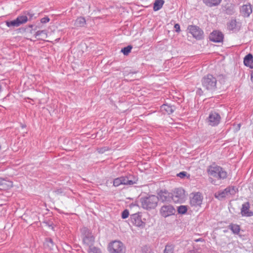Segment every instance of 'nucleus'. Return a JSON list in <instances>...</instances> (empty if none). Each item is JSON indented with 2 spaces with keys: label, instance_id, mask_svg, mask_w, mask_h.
<instances>
[{
  "label": "nucleus",
  "instance_id": "obj_6",
  "mask_svg": "<svg viewBox=\"0 0 253 253\" xmlns=\"http://www.w3.org/2000/svg\"><path fill=\"white\" fill-rule=\"evenodd\" d=\"M83 242L84 245L88 246H92L94 243V237L92 235L91 232L86 227H83L81 229Z\"/></svg>",
  "mask_w": 253,
  "mask_h": 253
},
{
  "label": "nucleus",
  "instance_id": "obj_46",
  "mask_svg": "<svg viewBox=\"0 0 253 253\" xmlns=\"http://www.w3.org/2000/svg\"><path fill=\"white\" fill-rule=\"evenodd\" d=\"M198 90H199V91H202V89H201V88H199V89H198Z\"/></svg>",
  "mask_w": 253,
  "mask_h": 253
},
{
  "label": "nucleus",
  "instance_id": "obj_8",
  "mask_svg": "<svg viewBox=\"0 0 253 253\" xmlns=\"http://www.w3.org/2000/svg\"><path fill=\"white\" fill-rule=\"evenodd\" d=\"M110 253H124L125 247L123 244L119 241H114L110 243L108 247Z\"/></svg>",
  "mask_w": 253,
  "mask_h": 253
},
{
  "label": "nucleus",
  "instance_id": "obj_39",
  "mask_svg": "<svg viewBox=\"0 0 253 253\" xmlns=\"http://www.w3.org/2000/svg\"><path fill=\"white\" fill-rule=\"evenodd\" d=\"M43 223H45L46 226L50 227L52 230H54V227L53 226L52 223L51 222L46 221L44 222Z\"/></svg>",
  "mask_w": 253,
  "mask_h": 253
},
{
  "label": "nucleus",
  "instance_id": "obj_41",
  "mask_svg": "<svg viewBox=\"0 0 253 253\" xmlns=\"http://www.w3.org/2000/svg\"><path fill=\"white\" fill-rule=\"evenodd\" d=\"M33 25H29V27H30V28H33Z\"/></svg>",
  "mask_w": 253,
  "mask_h": 253
},
{
  "label": "nucleus",
  "instance_id": "obj_45",
  "mask_svg": "<svg viewBox=\"0 0 253 253\" xmlns=\"http://www.w3.org/2000/svg\"><path fill=\"white\" fill-rule=\"evenodd\" d=\"M253 78V73L252 74V79Z\"/></svg>",
  "mask_w": 253,
  "mask_h": 253
},
{
  "label": "nucleus",
  "instance_id": "obj_32",
  "mask_svg": "<svg viewBox=\"0 0 253 253\" xmlns=\"http://www.w3.org/2000/svg\"><path fill=\"white\" fill-rule=\"evenodd\" d=\"M122 185V180L121 176L116 178H115L113 180V186L115 187H118L120 185Z\"/></svg>",
  "mask_w": 253,
  "mask_h": 253
},
{
  "label": "nucleus",
  "instance_id": "obj_19",
  "mask_svg": "<svg viewBox=\"0 0 253 253\" xmlns=\"http://www.w3.org/2000/svg\"><path fill=\"white\" fill-rule=\"evenodd\" d=\"M13 186V182L10 180L5 179H0V189L6 190L11 188Z\"/></svg>",
  "mask_w": 253,
  "mask_h": 253
},
{
  "label": "nucleus",
  "instance_id": "obj_20",
  "mask_svg": "<svg viewBox=\"0 0 253 253\" xmlns=\"http://www.w3.org/2000/svg\"><path fill=\"white\" fill-rule=\"evenodd\" d=\"M175 109L174 106L164 104L161 106V110L164 113L170 114L172 113Z\"/></svg>",
  "mask_w": 253,
  "mask_h": 253
},
{
  "label": "nucleus",
  "instance_id": "obj_5",
  "mask_svg": "<svg viewBox=\"0 0 253 253\" xmlns=\"http://www.w3.org/2000/svg\"><path fill=\"white\" fill-rule=\"evenodd\" d=\"M238 192V189L235 186H229L223 190L219 191L215 194V197L219 200L235 195Z\"/></svg>",
  "mask_w": 253,
  "mask_h": 253
},
{
  "label": "nucleus",
  "instance_id": "obj_30",
  "mask_svg": "<svg viewBox=\"0 0 253 253\" xmlns=\"http://www.w3.org/2000/svg\"><path fill=\"white\" fill-rule=\"evenodd\" d=\"M88 252V253H102L100 249L93 247V246L89 247Z\"/></svg>",
  "mask_w": 253,
  "mask_h": 253
},
{
  "label": "nucleus",
  "instance_id": "obj_40",
  "mask_svg": "<svg viewBox=\"0 0 253 253\" xmlns=\"http://www.w3.org/2000/svg\"><path fill=\"white\" fill-rule=\"evenodd\" d=\"M203 241V239L202 238H199V239H196L195 240V242H200V241Z\"/></svg>",
  "mask_w": 253,
  "mask_h": 253
},
{
  "label": "nucleus",
  "instance_id": "obj_17",
  "mask_svg": "<svg viewBox=\"0 0 253 253\" xmlns=\"http://www.w3.org/2000/svg\"><path fill=\"white\" fill-rule=\"evenodd\" d=\"M159 201L162 202H169L171 200V193L166 190H161L158 193Z\"/></svg>",
  "mask_w": 253,
  "mask_h": 253
},
{
  "label": "nucleus",
  "instance_id": "obj_25",
  "mask_svg": "<svg viewBox=\"0 0 253 253\" xmlns=\"http://www.w3.org/2000/svg\"><path fill=\"white\" fill-rule=\"evenodd\" d=\"M164 2V0H155L154 3L153 10L155 11L160 10L162 7Z\"/></svg>",
  "mask_w": 253,
  "mask_h": 253
},
{
  "label": "nucleus",
  "instance_id": "obj_9",
  "mask_svg": "<svg viewBox=\"0 0 253 253\" xmlns=\"http://www.w3.org/2000/svg\"><path fill=\"white\" fill-rule=\"evenodd\" d=\"M203 197L200 192L193 193L190 197V204L191 207H200L203 202Z\"/></svg>",
  "mask_w": 253,
  "mask_h": 253
},
{
  "label": "nucleus",
  "instance_id": "obj_12",
  "mask_svg": "<svg viewBox=\"0 0 253 253\" xmlns=\"http://www.w3.org/2000/svg\"><path fill=\"white\" fill-rule=\"evenodd\" d=\"M122 185H132L136 184L138 178L134 175L128 174L126 176H121Z\"/></svg>",
  "mask_w": 253,
  "mask_h": 253
},
{
  "label": "nucleus",
  "instance_id": "obj_13",
  "mask_svg": "<svg viewBox=\"0 0 253 253\" xmlns=\"http://www.w3.org/2000/svg\"><path fill=\"white\" fill-rule=\"evenodd\" d=\"M221 120L220 115L216 112H211L208 118V123L209 125L214 126H217Z\"/></svg>",
  "mask_w": 253,
  "mask_h": 253
},
{
  "label": "nucleus",
  "instance_id": "obj_23",
  "mask_svg": "<svg viewBox=\"0 0 253 253\" xmlns=\"http://www.w3.org/2000/svg\"><path fill=\"white\" fill-rule=\"evenodd\" d=\"M224 11L227 15H232L235 12V5L233 4H227L224 7Z\"/></svg>",
  "mask_w": 253,
  "mask_h": 253
},
{
  "label": "nucleus",
  "instance_id": "obj_16",
  "mask_svg": "<svg viewBox=\"0 0 253 253\" xmlns=\"http://www.w3.org/2000/svg\"><path fill=\"white\" fill-rule=\"evenodd\" d=\"M250 204L247 202L242 205L241 214L243 216L251 217L253 215V212L250 210Z\"/></svg>",
  "mask_w": 253,
  "mask_h": 253
},
{
  "label": "nucleus",
  "instance_id": "obj_33",
  "mask_svg": "<svg viewBox=\"0 0 253 253\" xmlns=\"http://www.w3.org/2000/svg\"><path fill=\"white\" fill-rule=\"evenodd\" d=\"M45 244L50 248H52L54 246L53 240L51 238H46Z\"/></svg>",
  "mask_w": 253,
  "mask_h": 253
},
{
  "label": "nucleus",
  "instance_id": "obj_24",
  "mask_svg": "<svg viewBox=\"0 0 253 253\" xmlns=\"http://www.w3.org/2000/svg\"><path fill=\"white\" fill-rule=\"evenodd\" d=\"M86 24V20L84 17L80 16L78 17L75 20L74 25L76 27H82Z\"/></svg>",
  "mask_w": 253,
  "mask_h": 253
},
{
  "label": "nucleus",
  "instance_id": "obj_47",
  "mask_svg": "<svg viewBox=\"0 0 253 253\" xmlns=\"http://www.w3.org/2000/svg\"><path fill=\"white\" fill-rule=\"evenodd\" d=\"M149 253H154L153 252H150Z\"/></svg>",
  "mask_w": 253,
  "mask_h": 253
},
{
  "label": "nucleus",
  "instance_id": "obj_11",
  "mask_svg": "<svg viewBox=\"0 0 253 253\" xmlns=\"http://www.w3.org/2000/svg\"><path fill=\"white\" fill-rule=\"evenodd\" d=\"M189 33L197 40H201L203 37V31L199 27L195 25H190L188 27Z\"/></svg>",
  "mask_w": 253,
  "mask_h": 253
},
{
  "label": "nucleus",
  "instance_id": "obj_42",
  "mask_svg": "<svg viewBox=\"0 0 253 253\" xmlns=\"http://www.w3.org/2000/svg\"><path fill=\"white\" fill-rule=\"evenodd\" d=\"M1 85L0 84V92H1Z\"/></svg>",
  "mask_w": 253,
  "mask_h": 253
},
{
  "label": "nucleus",
  "instance_id": "obj_21",
  "mask_svg": "<svg viewBox=\"0 0 253 253\" xmlns=\"http://www.w3.org/2000/svg\"><path fill=\"white\" fill-rule=\"evenodd\" d=\"M253 56L252 54L249 53L247 54L244 58V64L250 68H253Z\"/></svg>",
  "mask_w": 253,
  "mask_h": 253
},
{
  "label": "nucleus",
  "instance_id": "obj_36",
  "mask_svg": "<svg viewBox=\"0 0 253 253\" xmlns=\"http://www.w3.org/2000/svg\"><path fill=\"white\" fill-rule=\"evenodd\" d=\"M50 19L47 16H45L43 18H42L41 19V22L42 23H46L49 21Z\"/></svg>",
  "mask_w": 253,
  "mask_h": 253
},
{
  "label": "nucleus",
  "instance_id": "obj_31",
  "mask_svg": "<svg viewBox=\"0 0 253 253\" xmlns=\"http://www.w3.org/2000/svg\"><path fill=\"white\" fill-rule=\"evenodd\" d=\"M132 48V46L128 45L124 48H122L121 52L123 53L125 55H127L130 52L131 49Z\"/></svg>",
  "mask_w": 253,
  "mask_h": 253
},
{
  "label": "nucleus",
  "instance_id": "obj_1",
  "mask_svg": "<svg viewBox=\"0 0 253 253\" xmlns=\"http://www.w3.org/2000/svg\"><path fill=\"white\" fill-rule=\"evenodd\" d=\"M35 14L31 11H25L21 14L18 16L16 19L9 21H6V25L8 27H17L26 23L28 21L33 19Z\"/></svg>",
  "mask_w": 253,
  "mask_h": 253
},
{
  "label": "nucleus",
  "instance_id": "obj_34",
  "mask_svg": "<svg viewBox=\"0 0 253 253\" xmlns=\"http://www.w3.org/2000/svg\"><path fill=\"white\" fill-rule=\"evenodd\" d=\"M129 215V211L127 210H124L122 213V217L123 219L126 218Z\"/></svg>",
  "mask_w": 253,
  "mask_h": 253
},
{
  "label": "nucleus",
  "instance_id": "obj_22",
  "mask_svg": "<svg viewBox=\"0 0 253 253\" xmlns=\"http://www.w3.org/2000/svg\"><path fill=\"white\" fill-rule=\"evenodd\" d=\"M222 0H203L204 3L209 7H213L218 5Z\"/></svg>",
  "mask_w": 253,
  "mask_h": 253
},
{
  "label": "nucleus",
  "instance_id": "obj_27",
  "mask_svg": "<svg viewBox=\"0 0 253 253\" xmlns=\"http://www.w3.org/2000/svg\"><path fill=\"white\" fill-rule=\"evenodd\" d=\"M174 245L171 243H168L164 251V253H173Z\"/></svg>",
  "mask_w": 253,
  "mask_h": 253
},
{
  "label": "nucleus",
  "instance_id": "obj_44",
  "mask_svg": "<svg viewBox=\"0 0 253 253\" xmlns=\"http://www.w3.org/2000/svg\"><path fill=\"white\" fill-rule=\"evenodd\" d=\"M238 127H239V129H240V124H239V125H238Z\"/></svg>",
  "mask_w": 253,
  "mask_h": 253
},
{
  "label": "nucleus",
  "instance_id": "obj_43",
  "mask_svg": "<svg viewBox=\"0 0 253 253\" xmlns=\"http://www.w3.org/2000/svg\"><path fill=\"white\" fill-rule=\"evenodd\" d=\"M215 181V180H212L211 182L212 183V184H214V182Z\"/></svg>",
  "mask_w": 253,
  "mask_h": 253
},
{
  "label": "nucleus",
  "instance_id": "obj_3",
  "mask_svg": "<svg viewBox=\"0 0 253 253\" xmlns=\"http://www.w3.org/2000/svg\"><path fill=\"white\" fill-rule=\"evenodd\" d=\"M207 170L209 175L218 180H223L227 177V172L222 167L217 165L209 166Z\"/></svg>",
  "mask_w": 253,
  "mask_h": 253
},
{
  "label": "nucleus",
  "instance_id": "obj_29",
  "mask_svg": "<svg viewBox=\"0 0 253 253\" xmlns=\"http://www.w3.org/2000/svg\"><path fill=\"white\" fill-rule=\"evenodd\" d=\"M187 211V208L186 206L181 205L177 208V211L179 214H185Z\"/></svg>",
  "mask_w": 253,
  "mask_h": 253
},
{
  "label": "nucleus",
  "instance_id": "obj_4",
  "mask_svg": "<svg viewBox=\"0 0 253 253\" xmlns=\"http://www.w3.org/2000/svg\"><path fill=\"white\" fill-rule=\"evenodd\" d=\"M201 82L203 87L208 91L213 92L216 90L217 80L213 75L208 74L202 78Z\"/></svg>",
  "mask_w": 253,
  "mask_h": 253
},
{
  "label": "nucleus",
  "instance_id": "obj_2",
  "mask_svg": "<svg viewBox=\"0 0 253 253\" xmlns=\"http://www.w3.org/2000/svg\"><path fill=\"white\" fill-rule=\"evenodd\" d=\"M158 202V196L153 195L143 196L140 199L142 208L146 210L154 209L157 206Z\"/></svg>",
  "mask_w": 253,
  "mask_h": 253
},
{
  "label": "nucleus",
  "instance_id": "obj_28",
  "mask_svg": "<svg viewBox=\"0 0 253 253\" xmlns=\"http://www.w3.org/2000/svg\"><path fill=\"white\" fill-rule=\"evenodd\" d=\"M228 28L230 30L237 29V22L235 19H232L227 25Z\"/></svg>",
  "mask_w": 253,
  "mask_h": 253
},
{
  "label": "nucleus",
  "instance_id": "obj_14",
  "mask_svg": "<svg viewBox=\"0 0 253 253\" xmlns=\"http://www.w3.org/2000/svg\"><path fill=\"white\" fill-rule=\"evenodd\" d=\"M224 36L223 34L218 31H213L209 36L210 41L214 42H220L223 41Z\"/></svg>",
  "mask_w": 253,
  "mask_h": 253
},
{
  "label": "nucleus",
  "instance_id": "obj_37",
  "mask_svg": "<svg viewBox=\"0 0 253 253\" xmlns=\"http://www.w3.org/2000/svg\"><path fill=\"white\" fill-rule=\"evenodd\" d=\"M186 172L182 171L178 173L177 175L181 178H183L185 176H186Z\"/></svg>",
  "mask_w": 253,
  "mask_h": 253
},
{
  "label": "nucleus",
  "instance_id": "obj_35",
  "mask_svg": "<svg viewBox=\"0 0 253 253\" xmlns=\"http://www.w3.org/2000/svg\"><path fill=\"white\" fill-rule=\"evenodd\" d=\"M42 34H45V31L44 30H41V31H38L36 32L35 34V38H37V37L40 36Z\"/></svg>",
  "mask_w": 253,
  "mask_h": 253
},
{
  "label": "nucleus",
  "instance_id": "obj_15",
  "mask_svg": "<svg viewBox=\"0 0 253 253\" xmlns=\"http://www.w3.org/2000/svg\"><path fill=\"white\" fill-rule=\"evenodd\" d=\"M130 221L131 223L136 226L143 228L145 223L143 222L141 216L138 213H135L131 215Z\"/></svg>",
  "mask_w": 253,
  "mask_h": 253
},
{
  "label": "nucleus",
  "instance_id": "obj_18",
  "mask_svg": "<svg viewBox=\"0 0 253 253\" xmlns=\"http://www.w3.org/2000/svg\"><path fill=\"white\" fill-rule=\"evenodd\" d=\"M252 5L250 4H244L240 7V13L245 17H248L252 13Z\"/></svg>",
  "mask_w": 253,
  "mask_h": 253
},
{
  "label": "nucleus",
  "instance_id": "obj_38",
  "mask_svg": "<svg viewBox=\"0 0 253 253\" xmlns=\"http://www.w3.org/2000/svg\"><path fill=\"white\" fill-rule=\"evenodd\" d=\"M174 28L175 29V31L177 33H179L180 31V27L179 24H175L174 25Z\"/></svg>",
  "mask_w": 253,
  "mask_h": 253
},
{
  "label": "nucleus",
  "instance_id": "obj_10",
  "mask_svg": "<svg viewBox=\"0 0 253 253\" xmlns=\"http://www.w3.org/2000/svg\"><path fill=\"white\" fill-rule=\"evenodd\" d=\"M175 212L176 210L171 205H164L160 210V214L165 218L174 215Z\"/></svg>",
  "mask_w": 253,
  "mask_h": 253
},
{
  "label": "nucleus",
  "instance_id": "obj_26",
  "mask_svg": "<svg viewBox=\"0 0 253 253\" xmlns=\"http://www.w3.org/2000/svg\"><path fill=\"white\" fill-rule=\"evenodd\" d=\"M228 228L235 234H238L240 231V227L237 224H231L229 225Z\"/></svg>",
  "mask_w": 253,
  "mask_h": 253
},
{
  "label": "nucleus",
  "instance_id": "obj_7",
  "mask_svg": "<svg viewBox=\"0 0 253 253\" xmlns=\"http://www.w3.org/2000/svg\"><path fill=\"white\" fill-rule=\"evenodd\" d=\"M185 198V190L182 188H175L171 193V200L175 203H182Z\"/></svg>",
  "mask_w": 253,
  "mask_h": 253
}]
</instances>
